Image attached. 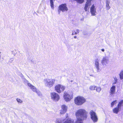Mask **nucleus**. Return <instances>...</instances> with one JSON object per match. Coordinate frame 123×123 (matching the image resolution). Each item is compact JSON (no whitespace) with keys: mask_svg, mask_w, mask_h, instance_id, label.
<instances>
[{"mask_svg":"<svg viewBox=\"0 0 123 123\" xmlns=\"http://www.w3.org/2000/svg\"><path fill=\"white\" fill-rule=\"evenodd\" d=\"M75 115L77 119L74 123H83V121L86 120L88 117L87 112L83 109L77 110Z\"/></svg>","mask_w":123,"mask_h":123,"instance_id":"nucleus-1","label":"nucleus"},{"mask_svg":"<svg viewBox=\"0 0 123 123\" xmlns=\"http://www.w3.org/2000/svg\"><path fill=\"white\" fill-rule=\"evenodd\" d=\"M86 101V99L83 97L78 96L76 97L74 100L75 104L77 105H81Z\"/></svg>","mask_w":123,"mask_h":123,"instance_id":"nucleus-2","label":"nucleus"},{"mask_svg":"<svg viewBox=\"0 0 123 123\" xmlns=\"http://www.w3.org/2000/svg\"><path fill=\"white\" fill-rule=\"evenodd\" d=\"M44 81L45 85L50 88L54 84L55 80L54 79H46L44 80Z\"/></svg>","mask_w":123,"mask_h":123,"instance_id":"nucleus-3","label":"nucleus"},{"mask_svg":"<svg viewBox=\"0 0 123 123\" xmlns=\"http://www.w3.org/2000/svg\"><path fill=\"white\" fill-rule=\"evenodd\" d=\"M55 89L56 91L59 93H61L65 89V87L62 85L58 84L55 86Z\"/></svg>","mask_w":123,"mask_h":123,"instance_id":"nucleus-4","label":"nucleus"},{"mask_svg":"<svg viewBox=\"0 0 123 123\" xmlns=\"http://www.w3.org/2000/svg\"><path fill=\"white\" fill-rule=\"evenodd\" d=\"M63 97L66 101L68 102L70 101L73 98V94L72 93L69 94L65 92L64 93Z\"/></svg>","mask_w":123,"mask_h":123,"instance_id":"nucleus-5","label":"nucleus"},{"mask_svg":"<svg viewBox=\"0 0 123 123\" xmlns=\"http://www.w3.org/2000/svg\"><path fill=\"white\" fill-rule=\"evenodd\" d=\"M90 114L91 118L93 121L94 122H97L98 118L95 112L93 111V110H91L90 112Z\"/></svg>","mask_w":123,"mask_h":123,"instance_id":"nucleus-6","label":"nucleus"},{"mask_svg":"<svg viewBox=\"0 0 123 123\" xmlns=\"http://www.w3.org/2000/svg\"><path fill=\"white\" fill-rule=\"evenodd\" d=\"M92 0H86L84 7V9L85 12L89 10L90 7L91 5V2Z\"/></svg>","mask_w":123,"mask_h":123,"instance_id":"nucleus-7","label":"nucleus"},{"mask_svg":"<svg viewBox=\"0 0 123 123\" xmlns=\"http://www.w3.org/2000/svg\"><path fill=\"white\" fill-rule=\"evenodd\" d=\"M51 98L56 101H58L60 98L59 95L55 92H52L50 93Z\"/></svg>","mask_w":123,"mask_h":123,"instance_id":"nucleus-8","label":"nucleus"},{"mask_svg":"<svg viewBox=\"0 0 123 123\" xmlns=\"http://www.w3.org/2000/svg\"><path fill=\"white\" fill-rule=\"evenodd\" d=\"M28 85L30 86L31 88L34 92H35L39 96L41 95V94L40 92L33 85L30 83H27Z\"/></svg>","mask_w":123,"mask_h":123,"instance_id":"nucleus-9","label":"nucleus"},{"mask_svg":"<svg viewBox=\"0 0 123 123\" xmlns=\"http://www.w3.org/2000/svg\"><path fill=\"white\" fill-rule=\"evenodd\" d=\"M58 9L63 12L67 11L68 10L67 5L65 3L62 4L60 5L58 7Z\"/></svg>","mask_w":123,"mask_h":123,"instance_id":"nucleus-10","label":"nucleus"},{"mask_svg":"<svg viewBox=\"0 0 123 123\" xmlns=\"http://www.w3.org/2000/svg\"><path fill=\"white\" fill-rule=\"evenodd\" d=\"M90 12L92 16H94L96 15V11L94 4H93L90 7Z\"/></svg>","mask_w":123,"mask_h":123,"instance_id":"nucleus-11","label":"nucleus"},{"mask_svg":"<svg viewBox=\"0 0 123 123\" xmlns=\"http://www.w3.org/2000/svg\"><path fill=\"white\" fill-rule=\"evenodd\" d=\"M61 109L60 111V113L62 114L65 113L67 111L68 108L67 106L65 105H61Z\"/></svg>","mask_w":123,"mask_h":123,"instance_id":"nucleus-12","label":"nucleus"},{"mask_svg":"<svg viewBox=\"0 0 123 123\" xmlns=\"http://www.w3.org/2000/svg\"><path fill=\"white\" fill-rule=\"evenodd\" d=\"M116 86H113L111 87L110 89L109 93L111 96H113L115 93Z\"/></svg>","mask_w":123,"mask_h":123,"instance_id":"nucleus-13","label":"nucleus"},{"mask_svg":"<svg viewBox=\"0 0 123 123\" xmlns=\"http://www.w3.org/2000/svg\"><path fill=\"white\" fill-rule=\"evenodd\" d=\"M108 61L107 57H104L101 61V63L102 64H106L107 63Z\"/></svg>","mask_w":123,"mask_h":123,"instance_id":"nucleus-14","label":"nucleus"},{"mask_svg":"<svg viewBox=\"0 0 123 123\" xmlns=\"http://www.w3.org/2000/svg\"><path fill=\"white\" fill-rule=\"evenodd\" d=\"M95 66L97 68V70L98 71L99 70V64L98 61V59H97L95 61Z\"/></svg>","mask_w":123,"mask_h":123,"instance_id":"nucleus-15","label":"nucleus"},{"mask_svg":"<svg viewBox=\"0 0 123 123\" xmlns=\"http://www.w3.org/2000/svg\"><path fill=\"white\" fill-rule=\"evenodd\" d=\"M63 123H74V121L73 120L70 118H68L66 119Z\"/></svg>","mask_w":123,"mask_h":123,"instance_id":"nucleus-16","label":"nucleus"},{"mask_svg":"<svg viewBox=\"0 0 123 123\" xmlns=\"http://www.w3.org/2000/svg\"><path fill=\"white\" fill-rule=\"evenodd\" d=\"M119 108L117 107L114 108L113 110V111L114 113L117 114L119 112Z\"/></svg>","mask_w":123,"mask_h":123,"instance_id":"nucleus-17","label":"nucleus"},{"mask_svg":"<svg viewBox=\"0 0 123 123\" xmlns=\"http://www.w3.org/2000/svg\"><path fill=\"white\" fill-rule=\"evenodd\" d=\"M109 2L108 1H107L106 2V9L108 10H109L110 8V7L109 5Z\"/></svg>","mask_w":123,"mask_h":123,"instance_id":"nucleus-18","label":"nucleus"},{"mask_svg":"<svg viewBox=\"0 0 123 123\" xmlns=\"http://www.w3.org/2000/svg\"><path fill=\"white\" fill-rule=\"evenodd\" d=\"M123 101L122 100L117 105V107L119 108H120L121 106H123Z\"/></svg>","mask_w":123,"mask_h":123,"instance_id":"nucleus-19","label":"nucleus"},{"mask_svg":"<svg viewBox=\"0 0 123 123\" xmlns=\"http://www.w3.org/2000/svg\"><path fill=\"white\" fill-rule=\"evenodd\" d=\"M50 3V5L51 7L53 9L54 8V5L53 2V0H49Z\"/></svg>","mask_w":123,"mask_h":123,"instance_id":"nucleus-20","label":"nucleus"},{"mask_svg":"<svg viewBox=\"0 0 123 123\" xmlns=\"http://www.w3.org/2000/svg\"><path fill=\"white\" fill-rule=\"evenodd\" d=\"M119 75L120 79L121 80L123 79V70L121 71Z\"/></svg>","mask_w":123,"mask_h":123,"instance_id":"nucleus-21","label":"nucleus"},{"mask_svg":"<svg viewBox=\"0 0 123 123\" xmlns=\"http://www.w3.org/2000/svg\"><path fill=\"white\" fill-rule=\"evenodd\" d=\"M96 87V86H91L89 87V89L91 90H95Z\"/></svg>","mask_w":123,"mask_h":123,"instance_id":"nucleus-22","label":"nucleus"},{"mask_svg":"<svg viewBox=\"0 0 123 123\" xmlns=\"http://www.w3.org/2000/svg\"><path fill=\"white\" fill-rule=\"evenodd\" d=\"M74 1H76L77 2L80 4H82L83 3L85 0H73Z\"/></svg>","mask_w":123,"mask_h":123,"instance_id":"nucleus-23","label":"nucleus"},{"mask_svg":"<svg viewBox=\"0 0 123 123\" xmlns=\"http://www.w3.org/2000/svg\"><path fill=\"white\" fill-rule=\"evenodd\" d=\"M96 90L97 92H99L101 90V88L100 87H97L96 86Z\"/></svg>","mask_w":123,"mask_h":123,"instance_id":"nucleus-24","label":"nucleus"},{"mask_svg":"<svg viewBox=\"0 0 123 123\" xmlns=\"http://www.w3.org/2000/svg\"><path fill=\"white\" fill-rule=\"evenodd\" d=\"M16 100L17 102L19 103H22V101L20 99L17 98L16 99Z\"/></svg>","mask_w":123,"mask_h":123,"instance_id":"nucleus-25","label":"nucleus"},{"mask_svg":"<svg viewBox=\"0 0 123 123\" xmlns=\"http://www.w3.org/2000/svg\"><path fill=\"white\" fill-rule=\"evenodd\" d=\"M116 101V100L113 101L111 103V106L112 107L114 105V103Z\"/></svg>","mask_w":123,"mask_h":123,"instance_id":"nucleus-26","label":"nucleus"},{"mask_svg":"<svg viewBox=\"0 0 123 123\" xmlns=\"http://www.w3.org/2000/svg\"><path fill=\"white\" fill-rule=\"evenodd\" d=\"M75 31H74V32L72 34V35H76L78 34Z\"/></svg>","mask_w":123,"mask_h":123,"instance_id":"nucleus-27","label":"nucleus"},{"mask_svg":"<svg viewBox=\"0 0 123 123\" xmlns=\"http://www.w3.org/2000/svg\"><path fill=\"white\" fill-rule=\"evenodd\" d=\"M61 11V10H60L59 9H58V13L59 14H60Z\"/></svg>","mask_w":123,"mask_h":123,"instance_id":"nucleus-28","label":"nucleus"},{"mask_svg":"<svg viewBox=\"0 0 123 123\" xmlns=\"http://www.w3.org/2000/svg\"><path fill=\"white\" fill-rule=\"evenodd\" d=\"M115 82L114 83V84H116L117 82V79H115Z\"/></svg>","mask_w":123,"mask_h":123,"instance_id":"nucleus-29","label":"nucleus"},{"mask_svg":"<svg viewBox=\"0 0 123 123\" xmlns=\"http://www.w3.org/2000/svg\"><path fill=\"white\" fill-rule=\"evenodd\" d=\"M79 31H80L79 30H78V29H77L76 30V32H77V33H79Z\"/></svg>","mask_w":123,"mask_h":123,"instance_id":"nucleus-30","label":"nucleus"},{"mask_svg":"<svg viewBox=\"0 0 123 123\" xmlns=\"http://www.w3.org/2000/svg\"><path fill=\"white\" fill-rule=\"evenodd\" d=\"M101 50L103 52H104V49H101Z\"/></svg>","mask_w":123,"mask_h":123,"instance_id":"nucleus-31","label":"nucleus"},{"mask_svg":"<svg viewBox=\"0 0 123 123\" xmlns=\"http://www.w3.org/2000/svg\"><path fill=\"white\" fill-rule=\"evenodd\" d=\"M74 37L75 38H76L77 37L76 36H74Z\"/></svg>","mask_w":123,"mask_h":123,"instance_id":"nucleus-32","label":"nucleus"}]
</instances>
